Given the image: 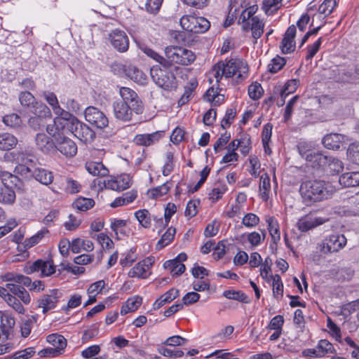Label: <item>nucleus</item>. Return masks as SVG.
I'll return each mask as SVG.
<instances>
[{"instance_id": "5fc2aeb1", "label": "nucleus", "mask_w": 359, "mask_h": 359, "mask_svg": "<svg viewBox=\"0 0 359 359\" xmlns=\"http://www.w3.org/2000/svg\"><path fill=\"white\" fill-rule=\"evenodd\" d=\"M259 222V217L254 213H247L242 219V224L247 228H254Z\"/></svg>"}, {"instance_id": "3c124183", "label": "nucleus", "mask_w": 359, "mask_h": 359, "mask_svg": "<svg viewBox=\"0 0 359 359\" xmlns=\"http://www.w3.org/2000/svg\"><path fill=\"white\" fill-rule=\"evenodd\" d=\"M147 269L139 262L128 272V276L130 278H147Z\"/></svg>"}, {"instance_id": "f8f14e48", "label": "nucleus", "mask_w": 359, "mask_h": 359, "mask_svg": "<svg viewBox=\"0 0 359 359\" xmlns=\"http://www.w3.org/2000/svg\"><path fill=\"white\" fill-rule=\"evenodd\" d=\"M31 111L34 114L28 119V125L34 130H39L43 125V119L51 116V111L46 104H38L37 107Z\"/></svg>"}, {"instance_id": "4468645a", "label": "nucleus", "mask_w": 359, "mask_h": 359, "mask_svg": "<svg viewBox=\"0 0 359 359\" xmlns=\"http://www.w3.org/2000/svg\"><path fill=\"white\" fill-rule=\"evenodd\" d=\"M112 46L118 52L124 53L129 47V39L125 32L119 29L113 30L109 35Z\"/></svg>"}, {"instance_id": "5701e85b", "label": "nucleus", "mask_w": 359, "mask_h": 359, "mask_svg": "<svg viewBox=\"0 0 359 359\" xmlns=\"http://www.w3.org/2000/svg\"><path fill=\"white\" fill-rule=\"evenodd\" d=\"M37 148L43 153L48 154L55 150V141L44 133H38L35 138Z\"/></svg>"}, {"instance_id": "f03ea898", "label": "nucleus", "mask_w": 359, "mask_h": 359, "mask_svg": "<svg viewBox=\"0 0 359 359\" xmlns=\"http://www.w3.org/2000/svg\"><path fill=\"white\" fill-rule=\"evenodd\" d=\"M333 191L334 188L330 183L320 180L303 182L299 188L303 201L306 204L327 199Z\"/></svg>"}, {"instance_id": "9b49d317", "label": "nucleus", "mask_w": 359, "mask_h": 359, "mask_svg": "<svg viewBox=\"0 0 359 359\" xmlns=\"http://www.w3.org/2000/svg\"><path fill=\"white\" fill-rule=\"evenodd\" d=\"M61 297L62 292L60 290L57 289L50 290L48 293L43 294L38 299V307L42 309L43 314H46L49 311L56 307Z\"/></svg>"}, {"instance_id": "e433bc0d", "label": "nucleus", "mask_w": 359, "mask_h": 359, "mask_svg": "<svg viewBox=\"0 0 359 359\" xmlns=\"http://www.w3.org/2000/svg\"><path fill=\"white\" fill-rule=\"evenodd\" d=\"M259 188L260 197L263 201H267L271 190L270 177L267 173L261 175Z\"/></svg>"}, {"instance_id": "4c0bfd02", "label": "nucleus", "mask_w": 359, "mask_h": 359, "mask_svg": "<svg viewBox=\"0 0 359 359\" xmlns=\"http://www.w3.org/2000/svg\"><path fill=\"white\" fill-rule=\"evenodd\" d=\"M47 341L54 348H57L62 351H65L67 346V339L64 336L59 334H51L47 336Z\"/></svg>"}, {"instance_id": "bb28decb", "label": "nucleus", "mask_w": 359, "mask_h": 359, "mask_svg": "<svg viewBox=\"0 0 359 359\" xmlns=\"http://www.w3.org/2000/svg\"><path fill=\"white\" fill-rule=\"evenodd\" d=\"M336 6L337 2L335 0H325L318 8V13L315 14L313 16V20L311 25H313L315 18L320 19L321 18V15H323V17L322 18V19L323 20L325 17L330 15L332 13L333 10Z\"/></svg>"}, {"instance_id": "412c9836", "label": "nucleus", "mask_w": 359, "mask_h": 359, "mask_svg": "<svg viewBox=\"0 0 359 359\" xmlns=\"http://www.w3.org/2000/svg\"><path fill=\"white\" fill-rule=\"evenodd\" d=\"M329 79L337 82H349L352 80V72L344 67L334 66L329 70Z\"/></svg>"}, {"instance_id": "774afa93", "label": "nucleus", "mask_w": 359, "mask_h": 359, "mask_svg": "<svg viewBox=\"0 0 359 359\" xmlns=\"http://www.w3.org/2000/svg\"><path fill=\"white\" fill-rule=\"evenodd\" d=\"M35 353L34 348L28 347L23 350H20L14 353L13 359H28L31 358Z\"/></svg>"}, {"instance_id": "f3484780", "label": "nucleus", "mask_w": 359, "mask_h": 359, "mask_svg": "<svg viewBox=\"0 0 359 359\" xmlns=\"http://www.w3.org/2000/svg\"><path fill=\"white\" fill-rule=\"evenodd\" d=\"M241 24L243 30H251L252 36L255 41L259 39L263 34L264 22L259 17H255L251 18V20L241 22Z\"/></svg>"}, {"instance_id": "7ed1b4c3", "label": "nucleus", "mask_w": 359, "mask_h": 359, "mask_svg": "<svg viewBox=\"0 0 359 359\" xmlns=\"http://www.w3.org/2000/svg\"><path fill=\"white\" fill-rule=\"evenodd\" d=\"M212 74L217 83L223 77L228 79L233 76H236L238 83L248 76V65L243 60L238 58L231 59L226 62L220 61L213 66Z\"/></svg>"}, {"instance_id": "6e6552de", "label": "nucleus", "mask_w": 359, "mask_h": 359, "mask_svg": "<svg viewBox=\"0 0 359 359\" xmlns=\"http://www.w3.org/2000/svg\"><path fill=\"white\" fill-rule=\"evenodd\" d=\"M69 134H73L81 142H91L94 137V132L85 123L80 122L77 118H73V123L68 130Z\"/></svg>"}, {"instance_id": "ddd939ff", "label": "nucleus", "mask_w": 359, "mask_h": 359, "mask_svg": "<svg viewBox=\"0 0 359 359\" xmlns=\"http://www.w3.org/2000/svg\"><path fill=\"white\" fill-rule=\"evenodd\" d=\"M84 114L86 120L98 128H104L109 124L106 115L95 107H88L85 109Z\"/></svg>"}, {"instance_id": "f257e3e1", "label": "nucleus", "mask_w": 359, "mask_h": 359, "mask_svg": "<svg viewBox=\"0 0 359 359\" xmlns=\"http://www.w3.org/2000/svg\"><path fill=\"white\" fill-rule=\"evenodd\" d=\"M141 50L148 57L163 67H172L174 64L187 66L193 63L196 60L194 52L179 46L166 47L165 49V57L147 46L142 47Z\"/></svg>"}, {"instance_id": "13d9d810", "label": "nucleus", "mask_w": 359, "mask_h": 359, "mask_svg": "<svg viewBox=\"0 0 359 359\" xmlns=\"http://www.w3.org/2000/svg\"><path fill=\"white\" fill-rule=\"evenodd\" d=\"M41 262L43 264L39 266V271L41 272V276H49L55 273V266L52 262L41 259Z\"/></svg>"}, {"instance_id": "338daca9", "label": "nucleus", "mask_w": 359, "mask_h": 359, "mask_svg": "<svg viewBox=\"0 0 359 359\" xmlns=\"http://www.w3.org/2000/svg\"><path fill=\"white\" fill-rule=\"evenodd\" d=\"M200 204L199 200H191L188 202L186 210L185 216L193 217L196 215L198 212V206Z\"/></svg>"}, {"instance_id": "2f4dec72", "label": "nucleus", "mask_w": 359, "mask_h": 359, "mask_svg": "<svg viewBox=\"0 0 359 359\" xmlns=\"http://www.w3.org/2000/svg\"><path fill=\"white\" fill-rule=\"evenodd\" d=\"M267 229L274 243L280 240V233L278 221L273 217H267L266 219Z\"/></svg>"}, {"instance_id": "a18cd8bd", "label": "nucleus", "mask_w": 359, "mask_h": 359, "mask_svg": "<svg viewBox=\"0 0 359 359\" xmlns=\"http://www.w3.org/2000/svg\"><path fill=\"white\" fill-rule=\"evenodd\" d=\"M49 233V231L46 228L41 229L36 234L27 238L24 242V247L26 249H29L39 243L40 241Z\"/></svg>"}, {"instance_id": "20e7f679", "label": "nucleus", "mask_w": 359, "mask_h": 359, "mask_svg": "<svg viewBox=\"0 0 359 359\" xmlns=\"http://www.w3.org/2000/svg\"><path fill=\"white\" fill-rule=\"evenodd\" d=\"M171 67H161L158 65L151 68L150 74L154 82L165 90H172L177 88V79L172 72L169 70Z\"/></svg>"}, {"instance_id": "79ce46f5", "label": "nucleus", "mask_w": 359, "mask_h": 359, "mask_svg": "<svg viewBox=\"0 0 359 359\" xmlns=\"http://www.w3.org/2000/svg\"><path fill=\"white\" fill-rule=\"evenodd\" d=\"M95 205V201L92 198L79 197L72 203L74 208L79 211H87Z\"/></svg>"}, {"instance_id": "6ab92c4d", "label": "nucleus", "mask_w": 359, "mask_h": 359, "mask_svg": "<svg viewBox=\"0 0 359 359\" xmlns=\"http://www.w3.org/2000/svg\"><path fill=\"white\" fill-rule=\"evenodd\" d=\"M295 35L296 27L294 25L290 26L286 30L280 46L283 53L287 54L294 50L295 42L294 39Z\"/></svg>"}, {"instance_id": "c756f323", "label": "nucleus", "mask_w": 359, "mask_h": 359, "mask_svg": "<svg viewBox=\"0 0 359 359\" xmlns=\"http://www.w3.org/2000/svg\"><path fill=\"white\" fill-rule=\"evenodd\" d=\"M85 167L86 170L94 176L105 177L109 173V170L102 162H86Z\"/></svg>"}, {"instance_id": "bf43d9fd", "label": "nucleus", "mask_w": 359, "mask_h": 359, "mask_svg": "<svg viewBox=\"0 0 359 359\" xmlns=\"http://www.w3.org/2000/svg\"><path fill=\"white\" fill-rule=\"evenodd\" d=\"M17 313L23 314L25 309L20 302L13 295L7 296L6 300L5 301Z\"/></svg>"}, {"instance_id": "8fccbe9b", "label": "nucleus", "mask_w": 359, "mask_h": 359, "mask_svg": "<svg viewBox=\"0 0 359 359\" xmlns=\"http://www.w3.org/2000/svg\"><path fill=\"white\" fill-rule=\"evenodd\" d=\"M223 295L229 299L237 300L245 304L250 302L248 296L241 291L226 290L224 292Z\"/></svg>"}, {"instance_id": "de8ad7c7", "label": "nucleus", "mask_w": 359, "mask_h": 359, "mask_svg": "<svg viewBox=\"0 0 359 359\" xmlns=\"http://www.w3.org/2000/svg\"><path fill=\"white\" fill-rule=\"evenodd\" d=\"M358 172H346L339 177V182L345 187H357L358 184Z\"/></svg>"}, {"instance_id": "c85d7f7f", "label": "nucleus", "mask_w": 359, "mask_h": 359, "mask_svg": "<svg viewBox=\"0 0 359 359\" xmlns=\"http://www.w3.org/2000/svg\"><path fill=\"white\" fill-rule=\"evenodd\" d=\"M179 294L180 292L178 290L175 288L169 290L155 301L153 304V309L154 310L159 309L164 304L170 303L175 299L179 296Z\"/></svg>"}, {"instance_id": "052dcab7", "label": "nucleus", "mask_w": 359, "mask_h": 359, "mask_svg": "<svg viewBox=\"0 0 359 359\" xmlns=\"http://www.w3.org/2000/svg\"><path fill=\"white\" fill-rule=\"evenodd\" d=\"M257 11V6L256 5L250 6L249 8L243 10L239 17L238 22H244L248 20H251V18L257 17V15H255Z\"/></svg>"}, {"instance_id": "49530a36", "label": "nucleus", "mask_w": 359, "mask_h": 359, "mask_svg": "<svg viewBox=\"0 0 359 359\" xmlns=\"http://www.w3.org/2000/svg\"><path fill=\"white\" fill-rule=\"evenodd\" d=\"M2 121L6 126L11 128H18L21 127L22 122L21 117L15 113L5 115L3 116Z\"/></svg>"}, {"instance_id": "0e129e2a", "label": "nucleus", "mask_w": 359, "mask_h": 359, "mask_svg": "<svg viewBox=\"0 0 359 359\" xmlns=\"http://www.w3.org/2000/svg\"><path fill=\"white\" fill-rule=\"evenodd\" d=\"M322 42H323V38L320 37L313 44L309 45L307 46V53L305 57L306 60H311L314 57V55L319 50Z\"/></svg>"}, {"instance_id": "69168bd1", "label": "nucleus", "mask_w": 359, "mask_h": 359, "mask_svg": "<svg viewBox=\"0 0 359 359\" xmlns=\"http://www.w3.org/2000/svg\"><path fill=\"white\" fill-rule=\"evenodd\" d=\"M227 188L225 185H221L212 189L209 193V198L212 202H216L222 198L224 194L226 191Z\"/></svg>"}, {"instance_id": "680f3d73", "label": "nucleus", "mask_w": 359, "mask_h": 359, "mask_svg": "<svg viewBox=\"0 0 359 359\" xmlns=\"http://www.w3.org/2000/svg\"><path fill=\"white\" fill-rule=\"evenodd\" d=\"M272 128L273 126L271 123H268L264 126L262 133V141L263 144V147L264 149V151L266 152V147H268V143L271 140V134H272Z\"/></svg>"}, {"instance_id": "f704fd0d", "label": "nucleus", "mask_w": 359, "mask_h": 359, "mask_svg": "<svg viewBox=\"0 0 359 359\" xmlns=\"http://www.w3.org/2000/svg\"><path fill=\"white\" fill-rule=\"evenodd\" d=\"M137 191L132 190L123 194L121 196L116 198L111 204L112 208H117L128 205L132 203L137 198Z\"/></svg>"}, {"instance_id": "2eb2a0df", "label": "nucleus", "mask_w": 359, "mask_h": 359, "mask_svg": "<svg viewBox=\"0 0 359 359\" xmlns=\"http://www.w3.org/2000/svg\"><path fill=\"white\" fill-rule=\"evenodd\" d=\"M104 183L107 189L116 191H122L131 186L132 180L129 175L122 174L117 177L105 180Z\"/></svg>"}, {"instance_id": "9d476101", "label": "nucleus", "mask_w": 359, "mask_h": 359, "mask_svg": "<svg viewBox=\"0 0 359 359\" xmlns=\"http://www.w3.org/2000/svg\"><path fill=\"white\" fill-rule=\"evenodd\" d=\"M346 238L343 234H332L322 243L321 252L324 254L339 251L346 244Z\"/></svg>"}, {"instance_id": "09e8293b", "label": "nucleus", "mask_w": 359, "mask_h": 359, "mask_svg": "<svg viewBox=\"0 0 359 359\" xmlns=\"http://www.w3.org/2000/svg\"><path fill=\"white\" fill-rule=\"evenodd\" d=\"M346 154L350 161L359 165V142L350 144L347 149Z\"/></svg>"}, {"instance_id": "dca6fc26", "label": "nucleus", "mask_w": 359, "mask_h": 359, "mask_svg": "<svg viewBox=\"0 0 359 359\" xmlns=\"http://www.w3.org/2000/svg\"><path fill=\"white\" fill-rule=\"evenodd\" d=\"M15 321L14 318L8 313L0 311V340L4 341L13 334Z\"/></svg>"}, {"instance_id": "b1692460", "label": "nucleus", "mask_w": 359, "mask_h": 359, "mask_svg": "<svg viewBox=\"0 0 359 359\" xmlns=\"http://www.w3.org/2000/svg\"><path fill=\"white\" fill-rule=\"evenodd\" d=\"M126 76L133 81L144 85L147 82L146 74L137 67L133 65L126 66L124 68Z\"/></svg>"}, {"instance_id": "37998d69", "label": "nucleus", "mask_w": 359, "mask_h": 359, "mask_svg": "<svg viewBox=\"0 0 359 359\" xmlns=\"http://www.w3.org/2000/svg\"><path fill=\"white\" fill-rule=\"evenodd\" d=\"M327 163L325 172L330 173V175L337 174L341 172L344 169L343 163L339 159L333 156H330V159Z\"/></svg>"}, {"instance_id": "58836bf2", "label": "nucleus", "mask_w": 359, "mask_h": 359, "mask_svg": "<svg viewBox=\"0 0 359 359\" xmlns=\"http://www.w3.org/2000/svg\"><path fill=\"white\" fill-rule=\"evenodd\" d=\"M299 154L306 159V161L311 160L310 155H313L315 151L314 144L309 142H299L297 146Z\"/></svg>"}, {"instance_id": "423d86ee", "label": "nucleus", "mask_w": 359, "mask_h": 359, "mask_svg": "<svg viewBox=\"0 0 359 359\" xmlns=\"http://www.w3.org/2000/svg\"><path fill=\"white\" fill-rule=\"evenodd\" d=\"M182 29L192 33H204L210 27V22L203 17L184 15L180 19Z\"/></svg>"}, {"instance_id": "0eeeda50", "label": "nucleus", "mask_w": 359, "mask_h": 359, "mask_svg": "<svg viewBox=\"0 0 359 359\" xmlns=\"http://www.w3.org/2000/svg\"><path fill=\"white\" fill-rule=\"evenodd\" d=\"M121 98L118 102L128 105L135 114H141L144 111V105L137 93L128 87H121L118 90Z\"/></svg>"}, {"instance_id": "a878e982", "label": "nucleus", "mask_w": 359, "mask_h": 359, "mask_svg": "<svg viewBox=\"0 0 359 359\" xmlns=\"http://www.w3.org/2000/svg\"><path fill=\"white\" fill-rule=\"evenodd\" d=\"M32 177L37 182L46 186L50 184L54 179L53 172L43 168H34L32 171Z\"/></svg>"}, {"instance_id": "7c9ffc66", "label": "nucleus", "mask_w": 359, "mask_h": 359, "mask_svg": "<svg viewBox=\"0 0 359 359\" xmlns=\"http://www.w3.org/2000/svg\"><path fill=\"white\" fill-rule=\"evenodd\" d=\"M330 156L324 155L321 153L316 152L313 155H310L311 158L308 162H309L311 166L316 169H322L324 172L326 170L327 162L330 159Z\"/></svg>"}, {"instance_id": "393cba45", "label": "nucleus", "mask_w": 359, "mask_h": 359, "mask_svg": "<svg viewBox=\"0 0 359 359\" xmlns=\"http://www.w3.org/2000/svg\"><path fill=\"white\" fill-rule=\"evenodd\" d=\"M0 179L3 187L20 189L22 186V180L18 176L8 171L3 170L0 175Z\"/></svg>"}, {"instance_id": "39448f33", "label": "nucleus", "mask_w": 359, "mask_h": 359, "mask_svg": "<svg viewBox=\"0 0 359 359\" xmlns=\"http://www.w3.org/2000/svg\"><path fill=\"white\" fill-rule=\"evenodd\" d=\"M48 133L53 137L55 141V149H57L61 154L66 156H74L77 152L76 143L67 137L68 132L56 131L50 130Z\"/></svg>"}, {"instance_id": "cd10ccee", "label": "nucleus", "mask_w": 359, "mask_h": 359, "mask_svg": "<svg viewBox=\"0 0 359 359\" xmlns=\"http://www.w3.org/2000/svg\"><path fill=\"white\" fill-rule=\"evenodd\" d=\"M19 101L21 105L28 109L30 112L34 111V109H36L35 107L38 104H44L41 102L36 101L34 96L28 91H23L20 93Z\"/></svg>"}, {"instance_id": "4d7b16f0", "label": "nucleus", "mask_w": 359, "mask_h": 359, "mask_svg": "<svg viewBox=\"0 0 359 359\" xmlns=\"http://www.w3.org/2000/svg\"><path fill=\"white\" fill-rule=\"evenodd\" d=\"M285 60L280 56L273 58L268 65V69L271 73H276L285 65Z\"/></svg>"}, {"instance_id": "864d4df0", "label": "nucleus", "mask_w": 359, "mask_h": 359, "mask_svg": "<svg viewBox=\"0 0 359 359\" xmlns=\"http://www.w3.org/2000/svg\"><path fill=\"white\" fill-rule=\"evenodd\" d=\"M273 280V293L275 297H283V285L280 276L278 274L271 275Z\"/></svg>"}, {"instance_id": "a19ab883", "label": "nucleus", "mask_w": 359, "mask_h": 359, "mask_svg": "<svg viewBox=\"0 0 359 359\" xmlns=\"http://www.w3.org/2000/svg\"><path fill=\"white\" fill-rule=\"evenodd\" d=\"M135 216L138 220L140 224L144 228H149L151 224L153 217L146 209L139 210L135 212Z\"/></svg>"}, {"instance_id": "aec40b11", "label": "nucleus", "mask_w": 359, "mask_h": 359, "mask_svg": "<svg viewBox=\"0 0 359 359\" xmlns=\"http://www.w3.org/2000/svg\"><path fill=\"white\" fill-rule=\"evenodd\" d=\"M163 137V131H156L149 134H138L135 136L133 142L137 145L149 147L158 142Z\"/></svg>"}, {"instance_id": "4be33fe9", "label": "nucleus", "mask_w": 359, "mask_h": 359, "mask_svg": "<svg viewBox=\"0 0 359 359\" xmlns=\"http://www.w3.org/2000/svg\"><path fill=\"white\" fill-rule=\"evenodd\" d=\"M346 140V136L339 133H330L326 135L322 142L325 147L328 149L337 150Z\"/></svg>"}, {"instance_id": "ea45409f", "label": "nucleus", "mask_w": 359, "mask_h": 359, "mask_svg": "<svg viewBox=\"0 0 359 359\" xmlns=\"http://www.w3.org/2000/svg\"><path fill=\"white\" fill-rule=\"evenodd\" d=\"M165 269L170 271L173 276H179L182 274L185 269V265L177 260H168L163 264Z\"/></svg>"}, {"instance_id": "6e6d98bb", "label": "nucleus", "mask_w": 359, "mask_h": 359, "mask_svg": "<svg viewBox=\"0 0 359 359\" xmlns=\"http://www.w3.org/2000/svg\"><path fill=\"white\" fill-rule=\"evenodd\" d=\"M170 183L166 182L162 185L151 189L149 193L152 198H158L165 195L170 191Z\"/></svg>"}, {"instance_id": "72a5a7b5", "label": "nucleus", "mask_w": 359, "mask_h": 359, "mask_svg": "<svg viewBox=\"0 0 359 359\" xmlns=\"http://www.w3.org/2000/svg\"><path fill=\"white\" fill-rule=\"evenodd\" d=\"M316 347L319 358L337 353L333 344L327 339H320Z\"/></svg>"}, {"instance_id": "a211bd4d", "label": "nucleus", "mask_w": 359, "mask_h": 359, "mask_svg": "<svg viewBox=\"0 0 359 359\" xmlns=\"http://www.w3.org/2000/svg\"><path fill=\"white\" fill-rule=\"evenodd\" d=\"M114 115L116 118L123 122L132 120L135 111L128 106L118 100H115L112 104Z\"/></svg>"}, {"instance_id": "603ef678", "label": "nucleus", "mask_w": 359, "mask_h": 359, "mask_svg": "<svg viewBox=\"0 0 359 359\" xmlns=\"http://www.w3.org/2000/svg\"><path fill=\"white\" fill-rule=\"evenodd\" d=\"M283 0H263L262 8L267 15H271L281 6Z\"/></svg>"}, {"instance_id": "c03bdc74", "label": "nucleus", "mask_w": 359, "mask_h": 359, "mask_svg": "<svg viewBox=\"0 0 359 359\" xmlns=\"http://www.w3.org/2000/svg\"><path fill=\"white\" fill-rule=\"evenodd\" d=\"M176 233V230L173 227H170L167 229V231L162 235L161 239L158 241L156 244V249L161 250L174 239L175 235Z\"/></svg>"}, {"instance_id": "e2e57ef3", "label": "nucleus", "mask_w": 359, "mask_h": 359, "mask_svg": "<svg viewBox=\"0 0 359 359\" xmlns=\"http://www.w3.org/2000/svg\"><path fill=\"white\" fill-rule=\"evenodd\" d=\"M263 89L261 85L257 83H253L248 87V95L254 100L259 99L262 95Z\"/></svg>"}, {"instance_id": "473e14b6", "label": "nucleus", "mask_w": 359, "mask_h": 359, "mask_svg": "<svg viewBox=\"0 0 359 359\" xmlns=\"http://www.w3.org/2000/svg\"><path fill=\"white\" fill-rule=\"evenodd\" d=\"M16 195L13 188L2 187L0 188V203L12 205L15 203Z\"/></svg>"}, {"instance_id": "c9c22d12", "label": "nucleus", "mask_w": 359, "mask_h": 359, "mask_svg": "<svg viewBox=\"0 0 359 359\" xmlns=\"http://www.w3.org/2000/svg\"><path fill=\"white\" fill-rule=\"evenodd\" d=\"M18 143L17 138L10 133L0 134V150H10L16 146Z\"/></svg>"}, {"instance_id": "1a4fd4ad", "label": "nucleus", "mask_w": 359, "mask_h": 359, "mask_svg": "<svg viewBox=\"0 0 359 359\" xmlns=\"http://www.w3.org/2000/svg\"><path fill=\"white\" fill-rule=\"evenodd\" d=\"M57 116L54 118L53 123L48 125L46 128L47 132H50V130L56 131L68 132L69 126L73 123V118H76L69 111L64 110L62 108L56 114Z\"/></svg>"}]
</instances>
